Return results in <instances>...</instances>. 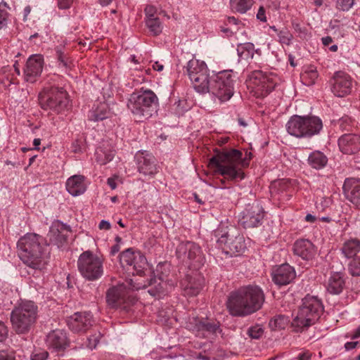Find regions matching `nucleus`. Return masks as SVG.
I'll use <instances>...</instances> for the list:
<instances>
[{
	"label": "nucleus",
	"instance_id": "f257e3e1",
	"mask_svg": "<svg viewBox=\"0 0 360 360\" xmlns=\"http://www.w3.org/2000/svg\"><path fill=\"white\" fill-rule=\"evenodd\" d=\"M242 152L237 149L224 150L210 160V166L215 174H220L221 188H226L229 182L237 181L245 178L243 168L248 166L245 160L241 159Z\"/></svg>",
	"mask_w": 360,
	"mask_h": 360
},
{
	"label": "nucleus",
	"instance_id": "f03ea898",
	"mask_svg": "<svg viewBox=\"0 0 360 360\" xmlns=\"http://www.w3.org/2000/svg\"><path fill=\"white\" fill-rule=\"evenodd\" d=\"M264 300V293L260 287L248 285L230 293L226 307L231 316L244 317L259 310Z\"/></svg>",
	"mask_w": 360,
	"mask_h": 360
},
{
	"label": "nucleus",
	"instance_id": "7ed1b4c3",
	"mask_svg": "<svg viewBox=\"0 0 360 360\" xmlns=\"http://www.w3.org/2000/svg\"><path fill=\"white\" fill-rule=\"evenodd\" d=\"M17 247L18 256L26 266L37 270L45 268L47 264L46 244L42 236L33 233H27L20 238Z\"/></svg>",
	"mask_w": 360,
	"mask_h": 360
},
{
	"label": "nucleus",
	"instance_id": "20e7f679",
	"mask_svg": "<svg viewBox=\"0 0 360 360\" xmlns=\"http://www.w3.org/2000/svg\"><path fill=\"white\" fill-rule=\"evenodd\" d=\"M323 311V305L317 296L307 295L302 299L297 316L291 322L292 330L302 333L314 325Z\"/></svg>",
	"mask_w": 360,
	"mask_h": 360
},
{
	"label": "nucleus",
	"instance_id": "39448f33",
	"mask_svg": "<svg viewBox=\"0 0 360 360\" xmlns=\"http://www.w3.org/2000/svg\"><path fill=\"white\" fill-rule=\"evenodd\" d=\"M158 102L155 94L150 89H143L133 92L127 101V108L139 122L152 116L154 105Z\"/></svg>",
	"mask_w": 360,
	"mask_h": 360
},
{
	"label": "nucleus",
	"instance_id": "423d86ee",
	"mask_svg": "<svg viewBox=\"0 0 360 360\" xmlns=\"http://www.w3.org/2000/svg\"><path fill=\"white\" fill-rule=\"evenodd\" d=\"M37 313L38 307L32 301L22 300L11 314L13 329L18 334L29 333L37 321Z\"/></svg>",
	"mask_w": 360,
	"mask_h": 360
},
{
	"label": "nucleus",
	"instance_id": "0eeeda50",
	"mask_svg": "<svg viewBox=\"0 0 360 360\" xmlns=\"http://www.w3.org/2000/svg\"><path fill=\"white\" fill-rule=\"evenodd\" d=\"M285 128L290 135L296 138H311L319 134L323 128V123L316 116L295 115L290 117Z\"/></svg>",
	"mask_w": 360,
	"mask_h": 360
},
{
	"label": "nucleus",
	"instance_id": "6e6552de",
	"mask_svg": "<svg viewBox=\"0 0 360 360\" xmlns=\"http://www.w3.org/2000/svg\"><path fill=\"white\" fill-rule=\"evenodd\" d=\"M41 108L56 114L63 113L69 108L70 99L63 87H45L39 95Z\"/></svg>",
	"mask_w": 360,
	"mask_h": 360
},
{
	"label": "nucleus",
	"instance_id": "1a4fd4ad",
	"mask_svg": "<svg viewBox=\"0 0 360 360\" xmlns=\"http://www.w3.org/2000/svg\"><path fill=\"white\" fill-rule=\"evenodd\" d=\"M236 77V75L231 70L218 72L210 80L207 92L221 103L229 101L233 95Z\"/></svg>",
	"mask_w": 360,
	"mask_h": 360
},
{
	"label": "nucleus",
	"instance_id": "9d476101",
	"mask_svg": "<svg viewBox=\"0 0 360 360\" xmlns=\"http://www.w3.org/2000/svg\"><path fill=\"white\" fill-rule=\"evenodd\" d=\"M278 79L271 72L252 71L248 77L247 85L257 97H264L273 91Z\"/></svg>",
	"mask_w": 360,
	"mask_h": 360
},
{
	"label": "nucleus",
	"instance_id": "9b49d317",
	"mask_svg": "<svg viewBox=\"0 0 360 360\" xmlns=\"http://www.w3.org/2000/svg\"><path fill=\"white\" fill-rule=\"evenodd\" d=\"M81 275L88 281H96L103 274V261L101 257L87 250L82 252L77 260Z\"/></svg>",
	"mask_w": 360,
	"mask_h": 360
},
{
	"label": "nucleus",
	"instance_id": "f8f14e48",
	"mask_svg": "<svg viewBox=\"0 0 360 360\" xmlns=\"http://www.w3.org/2000/svg\"><path fill=\"white\" fill-rule=\"evenodd\" d=\"M185 68L195 91L201 94L207 93L210 80L206 64L203 61L191 59Z\"/></svg>",
	"mask_w": 360,
	"mask_h": 360
},
{
	"label": "nucleus",
	"instance_id": "ddd939ff",
	"mask_svg": "<svg viewBox=\"0 0 360 360\" xmlns=\"http://www.w3.org/2000/svg\"><path fill=\"white\" fill-rule=\"evenodd\" d=\"M176 256L190 268L198 269L204 263L205 257L200 247L194 242H181L176 248Z\"/></svg>",
	"mask_w": 360,
	"mask_h": 360
},
{
	"label": "nucleus",
	"instance_id": "4468645a",
	"mask_svg": "<svg viewBox=\"0 0 360 360\" xmlns=\"http://www.w3.org/2000/svg\"><path fill=\"white\" fill-rule=\"evenodd\" d=\"M120 263L122 267L132 275H141L146 266V257L139 250L129 248L120 255Z\"/></svg>",
	"mask_w": 360,
	"mask_h": 360
},
{
	"label": "nucleus",
	"instance_id": "2eb2a0df",
	"mask_svg": "<svg viewBox=\"0 0 360 360\" xmlns=\"http://www.w3.org/2000/svg\"><path fill=\"white\" fill-rule=\"evenodd\" d=\"M164 279L165 276L163 275L159 276L158 278H151L148 281H144L141 278H131L127 281L125 287L132 290L148 288V292L150 295L160 297L165 295L167 290V284L164 281Z\"/></svg>",
	"mask_w": 360,
	"mask_h": 360
},
{
	"label": "nucleus",
	"instance_id": "dca6fc26",
	"mask_svg": "<svg viewBox=\"0 0 360 360\" xmlns=\"http://www.w3.org/2000/svg\"><path fill=\"white\" fill-rule=\"evenodd\" d=\"M330 82L333 94L337 97H345L351 94L354 80L347 72L337 71Z\"/></svg>",
	"mask_w": 360,
	"mask_h": 360
},
{
	"label": "nucleus",
	"instance_id": "f3484780",
	"mask_svg": "<svg viewBox=\"0 0 360 360\" xmlns=\"http://www.w3.org/2000/svg\"><path fill=\"white\" fill-rule=\"evenodd\" d=\"M187 328L195 336L206 338L209 335L214 334L219 328V322L208 320L207 319H199L193 317L187 323Z\"/></svg>",
	"mask_w": 360,
	"mask_h": 360
},
{
	"label": "nucleus",
	"instance_id": "a211bd4d",
	"mask_svg": "<svg viewBox=\"0 0 360 360\" xmlns=\"http://www.w3.org/2000/svg\"><path fill=\"white\" fill-rule=\"evenodd\" d=\"M263 218V208L258 203H253L245 207L239 222L245 229L254 228L261 225Z\"/></svg>",
	"mask_w": 360,
	"mask_h": 360
},
{
	"label": "nucleus",
	"instance_id": "6ab92c4d",
	"mask_svg": "<svg viewBox=\"0 0 360 360\" xmlns=\"http://www.w3.org/2000/svg\"><path fill=\"white\" fill-rule=\"evenodd\" d=\"M216 241L219 245H227L230 250L236 253H241L245 249L243 238L240 236H236L234 239L231 238L229 231L223 227H219L214 232Z\"/></svg>",
	"mask_w": 360,
	"mask_h": 360
},
{
	"label": "nucleus",
	"instance_id": "aec40b11",
	"mask_svg": "<svg viewBox=\"0 0 360 360\" xmlns=\"http://www.w3.org/2000/svg\"><path fill=\"white\" fill-rule=\"evenodd\" d=\"M70 233L71 229L69 226L60 221H55L50 226L48 237L50 243L60 248L68 243Z\"/></svg>",
	"mask_w": 360,
	"mask_h": 360
},
{
	"label": "nucleus",
	"instance_id": "412c9836",
	"mask_svg": "<svg viewBox=\"0 0 360 360\" xmlns=\"http://www.w3.org/2000/svg\"><path fill=\"white\" fill-rule=\"evenodd\" d=\"M92 315L89 312H77L67 321L69 328L75 333H84L93 324Z\"/></svg>",
	"mask_w": 360,
	"mask_h": 360
},
{
	"label": "nucleus",
	"instance_id": "4be33fe9",
	"mask_svg": "<svg viewBox=\"0 0 360 360\" xmlns=\"http://www.w3.org/2000/svg\"><path fill=\"white\" fill-rule=\"evenodd\" d=\"M44 65V58L40 54L31 56L27 60L24 68L25 79L27 82H34L41 75Z\"/></svg>",
	"mask_w": 360,
	"mask_h": 360
},
{
	"label": "nucleus",
	"instance_id": "5701e85b",
	"mask_svg": "<svg viewBox=\"0 0 360 360\" xmlns=\"http://www.w3.org/2000/svg\"><path fill=\"white\" fill-rule=\"evenodd\" d=\"M204 285L203 277L194 273L193 275H186L181 281V287L185 295L196 296L202 290Z\"/></svg>",
	"mask_w": 360,
	"mask_h": 360
},
{
	"label": "nucleus",
	"instance_id": "b1692460",
	"mask_svg": "<svg viewBox=\"0 0 360 360\" xmlns=\"http://www.w3.org/2000/svg\"><path fill=\"white\" fill-rule=\"evenodd\" d=\"M272 281L278 285H286L291 283L296 276L292 266L283 264L274 268L271 272Z\"/></svg>",
	"mask_w": 360,
	"mask_h": 360
},
{
	"label": "nucleus",
	"instance_id": "393cba45",
	"mask_svg": "<svg viewBox=\"0 0 360 360\" xmlns=\"http://www.w3.org/2000/svg\"><path fill=\"white\" fill-rule=\"evenodd\" d=\"M346 198L352 205L360 210V179H346L342 187Z\"/></svg>",
	"mask_w": 360,
	"mask_h": 360
},
{
	"label": "nucleus",
	"instance_id": "a878e982",
	"mask_svg": "<svg viewBox=\"0 0 360 360\" xmlns=\"http://www.w3.org/2000/svg\"><path fill=\"white\" fill-rule=\"evenodd\" d=\"M138 170L145 176H153L157 173L155 158L147 152H138L135 155Z\"/></svg>",
	"mask_w": 360,
	"mask_h": 360
},
{
	"label": "nucleus",
	"instance_id": "bb28decb",
	"mask_svg": "<svg viewBox=\"0 0 360 360\" xmlns=\"http://www.w3.org/2000/svg\"><path fill=\"white\" fill-rule=\"evenodd\" d=\"M338 146L345 154H355L360 150V136L355 134H345L339 138Z\"/></svg>",
	"mask_w": 360,
	"mask_h": 360
},
{
	"label": "nucleus",
	"instance_id": "cd10ccee",
	"mask_svg": "<svg viewBox=\"0 0 360 360\" xmlns=\"http://www.w3.org/2000/svg\"><path fill=\"white\" fill-rule=\"evenodd\" d=\"M294 253L304 260H310L314 257L316 250L314 244L307 239H300L293 245Z\"/></svg>",
	"mask_w": 360,
	"mask_h": 360
},
{
	"label": "nucleus",
	"instance_id": "c85d7f7f",
	"mask_svg": "<svg viewBox=\"0 0 360 360\" xmlns=\"http://www.w3.org/2000/svg\"><path fill=\"white\" fill-rule=\"evenodd\" d=\"M327 291L332 295L340 294L345 288L344 275L340 272H333L326 283Z\"/></svg>",
	"mask_w": 360,
	"mask_h": 360
},
{
	"label": "nucleus",
	"instance_id": "c756f323",
	"mask_svg": "<svg viewBox=\"0 0 360 360\" xmlns=\"http://www.w3.org/2000/svg\"><path fill=\"white\" fill-rule=\"evenodd\" d=\"M108 304L114 308H120L126 311H130L128 304H126L124 297L121 295L120 289L117 287L110 288L106 294Z\"/></svg>",
	"mask_w": 360,
	"mask_h": 360
},
{
	"label": "nucleus",
	"instance_id": "7c9ffc66",
	"mask_svg": "<svg viewBox=\"0 0 360 360\" xmlns=\"http://www.w3.org/2000/svg\"><path fill=\"white\" fill-rule=\"evenodd\" d=\"M85 177L82 175H74L68 179L66 189L72 196L83 194L86 190Z\"/></svg>",
	"mask_w": 360,
	"mask_h": 360
},
{
	"label": "nucleus",
	"instance_id": "2f4dec72",
	"mask_svg": "<svg viewBox=\"0 0 360 360\" xmlns=\"http://www.w3.org/2000/svg\"><path fill=\"white\" fill-rule=\"evenodd\" d=\"M48 345L58 350L65 348L68 345L66 334L61 330L51 332L47 336Z\"/></svg>",
	"mask_w": 360,
	"mask_h": 360
},
{
	"label": "nucleus",
	"instance_id": "473e14b6",
	"mask_svg": "<svg viewBox=\"0 0 360 360\" xmlns=\"http://www.w3.org/2000/svg\"><path fill=\"white\" fill-rule=\"evenodd\" d=\"M109 115L110 110L108 104L105 102H98L94 105L89 112L88 117L90 120L98 122L108 118Z\"/></svg>",
	"mask_w": 360,
	"mask_h": 360
},
{
	"label": "nucleus",
	"instance_id": "72a5a7b5",
	"mask_svg": "<svg viewBox=\"0 0 360 360\" xmlns=\"http://www.w3.org/2000/svg\"><path fill=\"white\" fill-rule=\"evenodd\" d=\"M307 162L312 168L321 169L327 165L328 158L321 151L315 150L309 154Z\"/></svg>",
	"mask_w": 360,
	"mask_h": 360
},
{
	"label": "nucleus",
	"instance_id": "f704fd0d",
	"mask_svg": "<svg viewBox=\"0 0 360 360\" xmlns=\"http://www.w3.org/2000/svg\"><path fill=\"white\" fill-rule=\"evenodd\" d=\"M341 251L347 258L356 257L357 253L360 252V241L356 238L346 241Z\"/></svg>",
	"mask_w": 360,
	"mask_h": 360
},
{
	"label": "nucleus",
	"instance_id": "c9c22d12",
	"mask_svg": "<svg viewBox=\"0 0 360 360\" xmlns=\"http://www.w3.org/2000/svg\"><path fill=\"white\" fill-rule=\"evenodd\" d=\"M236 51L238 57L243 60L253 58L255 53H258L259 51V49H255V45L250 42L238 44Z\"/></svg>",
	"mask_w": 360,
	"mask_h": 360
},
{
	"label": "nucleus",
	"instance_id": "e433bc0d",
	"mask_svg": "<svg viewBox=\"0 0 360 360\" xmlns=\"http://www.w3.org/2000/svg\"><path fill=\"white\" fill-rule=\"evenodd\" d=\"M254 4V0H230L231 9L241 14L247 13Z\"/></svg>",
	"mask_w": 360,
	"mask_h": 360
},
{
	"label": "nucleus",
	"instance_id": "4c0bfd02",
	"mask_svg": "<svg viewBox=\"0 0 360 360\" xmlns=\"http://www.w3.org/2000/svg\"><path fill=\"white\" fill-rule=\"evenodd\" d=\"M290 323L289 316L278 314L274 316L269 323V328L273 330H281L285 329Z\"/></svg>",
	"mask_w": 360,
	"mask_h": 360
},
{
	"label": "nucleus",
	"instance_id": "58836bf2",
	"mask_svg": "<svg viewBox=\"0 0 360 360\" xmlns=\"http://www.w3.org/2000/svg\"><path fill=\"white\" fill-rule=\"evenodd\" d=\"M95 156L96 162L101 165H104L113 159L115 151L99 148L96 150Z\"/></svg>",
	"mask_w": 360,
	"mask_h": 360
},
{
	"label": "nucleus",
	"instance_id": "ea45409f",
	"mask_svg": "<svg viewBox=\"0 0 360 360\" xmlns=\"http://www.w3.org/2000/svg\"><path fill=\"white\" fill-rule=\"evenodd\" d=\"M146 27L153 36L159 35L162 31V25L159 18L145 19Z\"/></svg>",
	"mask_w": 360,
	"mask_h": 360
},
{
	"label": "nucleus",
	"instance_id": "a19ab883",
	"mask_svg": "<svg viewBox=\"0 0 360 360\" xmlns=\"http://www.w3.org/2000/svg\"><path fill=\"white\" fill-rule=\"evenodd\" d=\"M318 76L319 74L316 68L311 66L302 74L301 79L306 85L309 86L315 83Z\"/></svg>",
	"mask_w": 360,
	"mask_h": 360
},
{
	"label": "nucleus",
	"instance_id": "79ce46f5",
	"mask_svg": "<svg viewBox=\"0 0 360 360\" xmlns=\"http://www.w3.org/2000/svg\"><path fill=\"white\" fill-rule=\"evenodd\" d=\"M247 335L251 339L258 340L264 335V329L262 326L256 324L247 330Z\"/></svg>",
	"mask_w": 360,
	"mask_h": 360
},
{
	"label": "nucleus",
	"instance_id": "37998d69",
	"mask_svg": "<svg viewBox=\"0 0 360 360\" xmlns=\"http://www.w3.org/2000/svg\"><path fill=\"white\" fill-rule=\"evenodd\" d=\"M348 271L352 276H360V257H354L349 263Z\"/></svg>",
	"mask_w": 360,
	"mask_h": 360
},
{
	"label": "nucleus",
	"instance_id": "c03bdc74",
	"mask_svg": "<svg viewBox=\"0 0 360 360\" xmlns=\"http://www.w3.org/2000/svg\"><path fill=\"white\" fill-rule=\"evenodd\" d=\"M9 13L6 9V4H0V29L7 26Z\"/></svg>",
	"mask_w": 360,
	"mask_h": 360
},
{
	"label": "nucleus",
	"instance_id": "a18cd8bd",
	"mask_svg": "<svg viewBox=\"0 0 360 360\" xmlns=\"http://www.w3.org/2000/svg\"><path fill=\"white\" fill-rule=\"evenodd\" d=\"M278 37L279 38V41L281 44H285L286 45L290 44L292 39V34L286 28L278 32Z\"/></svg>",
	"mask_w": 360,
	"mask_h": 360
},
{
	"label": "nucleus",
	"instance_id": "49530a36",
	"mask_svg": "<svg viewBox=\"0 0 360 360\" xmlns=\"http://www.w3.org/2000/svg\"><path fill=\"white\" fill-rule=\"evenodd\" d=\"M355 0H335V7L342 11H348L354 4Z\"/></svg>",
	"mask_w": 360,
	"mask_h": 360
},
{
	"label": "nucleus",
	"instance_id": "de8ad7c7",
	"mask_svg": "<svg viewBox=\"0 0 360 360\" xmlns=\"http://www.w3.org/2000/svg\"><path fill=\"white\" fill-rule=\"evenodd\" d=\"M56 56L58 61L63 66L67 67L69 63V58L67 54L62 50V48H56Z\"/></svg>",
	"mask_w": 360,
	"mask_h": 360
},
{
	"label": "nucleus",
	"instance_id": "09e8293b",
	"mask_svg": "<svg viewBox=\"0 0 360 360\" xmlns=\"http://www.w3.org/2000/svg\"><path fill=\"white\" fill-rule=\"evenodd\" d=\"M144 12L146 15V19L158 18L155 16L157 8L153 5H147L144 9Z\"/></svg>",
	"mask_w": 360,
	"mask_h": 360
},
{
	"label": "nucleus",
	"instance_id": "8fccbe9b",
	"mask_svg": "<svg viewBox=\"0 0 360 360\" xmlns=\"http://www.w3.org/2000/svg\"><path fill=\"white\" fill-rule=\"evenodd\" d=\"M295 31L298 33V36L300 38H305L307 37V30L304 27H302L299 23H292Z\"/></svg>",
	"mask_w": 360,
	"mask_h": 360
},
{
	"label": "nucleus",
	"instance_id": "3c124183",
	"mask_svg": "<svg viewBox=\"0 0 360 360\" xmlns=\"http://www.w3.org/2000/svg\"><path fill=\"white\" fill-rule=\"evenodd\" d=\"M0 360H15L13 352L5 350L0 351Z\"/></svg>",
	"mask_w": 360,
	"mask_h": 360
},
{
	"label": "nucleus",
	"instance_id": "603ef678",
	"mask_svg": "<svg viewBox=\"0 0 360 360\" xmlns=\"http://www.w3.org/2000/svg\"><path fill=\"white\" fill-rule=\"evenodd\" d=\"M8 328L4 323L0 321V342H3L8 337Z\"/></svg>",
	"mask_w": 360,
	"mask_h": 360
},
{
	"label": "nucleus",
	"instance_id": "864d4df0",
	"mask_svg": "<svg viewBox=\"0 0 360 360\" xmlns=\"http://www.w3.org/2000/svg\"><path fill=\"white\" fill-rule=\"evenodd\" d=\"M47 357L48 352L43 351L33 354L31 356V360H46Z\"/></svg>",
	"mask_w": 360,
	"mask_h": 360
},
{
	"label": "nucleus",
	"instance_id": "5fc2aeb1",
	"mask_svg": "<svg viewBox=\"0 0 360 360\" xmlns=\"http://www.w3.org/2000/svg\"><path fill=\"white\" fill-rule=\"evenodd\" d=\"M257 18L263 22H266V11L263 6H260L258 9Z\"/></svg>",
	"mask_w": 360,
	"mask_h": 360
},
{
	"label": "nucleus",
	"instance_id": "6e6d98bb",
	"mask_svg": "<svg viewBox=\"0 0 360 360\" xmlns=\"http://www.w3.org/2000/svg\"><path fill=\"white\" fill-rule=\"evenodd\" d=\"M88 347L93 349L96 348L98 342H99L98 337L97 336H91L88 338Z\"/></svg>",
	"mask_w": 360,
	"mask_h": 360
},
{
	"label": "nucleus",
	"instance_id": "4d7b16f0",
	"mask_svg": "<svg viewBox=\"0 0 360 360\" xmlns=\"http://www.w3.org/2000/svg\"><path fill=\"white\" fill-rule=\"evenodd\" d=\"M346 337L350 338L352 340L360 338V326L356 329H355L352 333L347 334Z\"/></svg>",
	"mask_w": 360,
	"mask_h": 360
},
{
	"label": "nucleus",
	"instance_id": "13d9d810",
	"mask_svg": "<svg viewBox=\"0 0 360 360\" xmlns=\"http://www.w3.org/2000/svg\"><path fill=\"white\" fill-rule=\"evenodd\" d=\"M72 0H58V6L60 8L65 9L70 7Z\"/></svg>",
	"mask_w": 360,
	"mask_h": 360
},
{
	"label": "nucleus",
	"instance_id": "bf43d9fd",
	"mask_svg": "<svg viewBox=\"0 0 360 360\" xmlns=\"http://www.w3.org/2000/svg\"><path fill=\"white\" fill-rule=\"evenodd\" d=\"M311 354L309 352H305L303 353H300L298 356V360H311Z\"/></svg>",
	"mask_w": 360,
	"mask_h": 360
},
{
	"label": "nucleus",
	"instance_id": "052dcab7",
	"mask_svg": "<svg viewBox=\"0 0 360 360\" xmlns=\"http://www.w3.org/2000/svg\"><path fill=\"white\" fill-rule=\"evenodd\" d=\"M98 227L101 230H109L111 227L109 221L105 220H102L98 225Z\"/></svg>",
	"mask_w": 360,
	"mask_h": 360
},
{
	"label": "nucleus",
	"instance_id": "680f3d73",
	"mask_svg": "<svg viewBox=\"0 0 360 360\" xmlns=\"http://www.w3.org/2000/svg\"><path fill=\"white\" fill-rule=\"evenodd\" d=\"M359 342H347L344 347L346 351H349L356 348Z\"/></svg>",
	"mask_w": 360,
	"mask_h": 360
},
{
	"label": "nucleus",
	"instance_id": "e2e57ef3",
	"mask_svg": "<svg viewBox=\"0 0 360 360\" xmlns=\"http://www.w3.org/2000/svg\"><path fill=\"white\" fill-rule=\"evenodd\" d=\"M72 148L74 153H79L82 151V147L78 141H75L72 143Z\"/></svg>",
	"mask_w": 360,
	"mask_h": 360
},
{
	"label": "nucleus",
	"instance_id": "0e129e2a",
	"mask_svg": "<svg viewBox=\"0 0 360 360\" xmlns=\"http://www.w3.org/2000/svg\"><path fill=\"white\" fill-rule=\"evenodd\" d=\"M107 183L111 189L114 190L117 188V184L115 182V179L110 177L107 180Z\"/></svg>",
	"mask_w": 360,
	"mask_h": 360
},
{
	"label": "nucleus",
	"instance_id": "69168bd1",
	"mask_svg": "<svg viewBox=\"0 0 360 360\" xmlns=\"http://www.w3.org/2000/svg\"><path fill=\"white\" fill-rule=\"evenodd\" d=\"M153 68L156 71L160 72L163 70L164 66L162 64L157 61L153 64Z\"/></svg>",
	"mask_w": 360,
	"mask_h": 360
},
{
	"label": "nucleus",
	"instance_id": "338daca9",
	"mask_svg": "<svg viewBox=\"0 0 360 360\" xmlns=\"http://www.w3.org/2000/svg\"><path fill=\"white\" fill-rule=\"evenodd\" d=\"M322 43L325 46H329L333 42V39L330 37H325L321 39Z\"/></svg>",
	"mask_w": 360,
	"mask_h": 360
},
{
	"label": "nucleus",
	"instance_id": "774afa93",
	"mask_svg": "<svg viewBox=\"0 0 360 360\" xmlns=\"http://www.w3.org/2000/svg\"><path fill=\"white\" fill-rule=\"evenodd\" d=\"M286 183H287V181L283 179V180L278 181L277 184H276L275 186H276L278 185V186L281 187V190H283L286 187Z\"/></svg>",
	"mask_w": 360,
	"mask_h": 360
}]
</instances>
